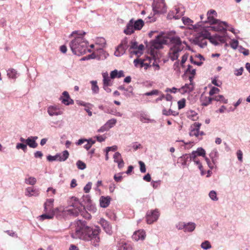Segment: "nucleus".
<instances>
[{
  "label": "nucleus",
  "mask_w": 250,
  "mask_h": 250,
  "mask_svg": "<svg viewBox=\"0 0 250 250\" xmlns=\"http://www.w3.org/2000/svg\"><path fill=\"white\" fill-rule=\"evenodd\" d=\"M182 42L178 36H167L158 35L153 42V46L156 49H161L164 44H169V50L168 52L169 57L171 60L174 61L178 60L179 53L184 48Z\"/></svg>",
  "instance_id": "1"
},
{
  "label": "nucleus",
  "mask_w": 250,
  "mask_h": 250,
  "mask_svg": "<svg viewBox=\"0 0 250 250\" xmlns=\"http://www.w3.org/2000/svg\"><path fill=\"white\" fill-rule=\"evenodd\" d=\"M99 227L95 229L88 227L85 222L79 220L76 223L75 232L71 234L72 238H79L85 241H91V244L95 247L99 246L100 238Z\"/></svg>",
  "instance_id": "2"
},
{
  "label": "nucleus",
  "mask_w": 250,
  "mask_h": 250,
  "mask_svg": "<svg viewBox=\"0 0 250 250\" xmlns=\"http://www.w3.org/2000/svg\"><path fill=\"white\" fill-rule=\"evenodd\" d=\"M85 34L84 32H80L75 31L70 35V36L75 38L70 43L71 49L74 54L80 55L84 54L86 52H91V50L88 48L87 42L83 38Z\"/></svg>",
  "instance_id": "3"
},
{
  "label": "nucleus",
  "mask_w": 250,
  "mask_h": 250,
  "mask_svg": "<svg viewBox=\"0 0 250 250\" xmlns=\"http://www.w3.org/2000/svg\"><path fill=\"white\" fill-rule=\"evenodd\" d=\"M72 199L74 201V203H72L71 205V206L73 208H69L68 207H63V211L62 210V217H64L69 214L77 216L79 213L84 208V206L86 204L88 206L91 202L90 197L88 195H86L85 197H83V201L85 202L84 204L80 203L78 200L75 197H73Z\"/></svg>",
  "instance_id": "4"
},
{
  "label": "nucleus",
  "mask_w": 250,
  "mask_h": 250,
  "mask_svg": "<svg viewBox=\"0 0 250 250\" xmlns=\"http://www.w3.org/2000/svg\"><path fill=\"white\" fill-rule=\"evenodd\" d=\"M208 20L205 21V22H208L211 24H213L214 25L210 26L209 28L215 31H221L226 30V28L224 26L227 27V23L225 21H221L214 18V17H217V13L214 10H210L207 13Z\"/></svg>",
  "instance_id": "5"
},
{
  "label": "nucleus",
  "mask_w": 250,
  "mask_h": 250,
  "mask_svg": "<svg viewBox=\"0 0 250 250\" xmlns=\"http://www.w3.org/2000/svg\"><path fill=\"white\" fill-rule=\"evenodd\" d=\"M144 25V22L142 19L134 21L131 19L127 24L126 28L125 29L124 32L127 35L132 34L134 30H141Z\"/></svg>",
  "instance_id": "6"
},
{
  "label": "nucleus",
  "mask_w": 250,
  "mask_h": 250,
  "mask_svg": "<svg viewBox=\"0 0 250 250\" xmlns=\"http://www.w3.org/2000/svg\"><path fill=\"white\" fill-rule=\"evenodd\" d=\"M152 7L154 14L164 13L167 11L164 0H154Z\"/></svg>",
  "instance_id": "7"
},
{
  "label": "nucleus",
  "mask_w": 250,
  "mask_h": 250,
  "mask_svg": "<svg viewBox=\"0 0 250 250\" xmlns=\"http://www.w3.org/2000/svg\"><path fill=\"white\" fill-rule=\"evenodd\" d=\"M201 124L199 123H194L191 125L189 129V135L190 136H195L199 137L200 136H202L204 133L202 131H200V126Z\"/></svg>",
  "instance_id": "8"
},
{
  "label": "nucleus",
  "mask_w": 250,
  "mask_h": 250,
  "mask_svg": "<svg viewBox=\"0 0 250 250\" xmlns=\"http://www.w3.org/2000/svg\"><path fill=\"white\" fill-rule=\"evenodd\" d=\"M160 215L157 209L150 210L147 212L146 214V222L148 224H151L156 221Z\"/></svg>",
  "instance_id": "9"
},
{
  "label": "nucleus",
  "mask_w": 250,
  "mask_h": 250,
  "mask_svg": "<svg viewBox=\"0 0 250 250\" xmlns=\"http://www.w3.org/2000/svg\"><path fill=\"white\" fill-rule=\"evenodd\" d=\"M127 48V41L126 39L123 40L121 43L116 48L114 55L116 57H120L123 55Z\"/></svg>",
  "instance_id": "10"
},
{
  "label": "nucleus",
  "mask_w": 250,
  "mask_h": 250,
  "mask_svg": "<svg viewBox=\"0 0 250 250\" xmlns=\"http://www.w3.org/2000/svg\"><path fill=\"white\" fill-rule=\"evenodd\" d=\"M211 35L209 33L208 31L204 30L201 31L200 35L197 38V40L198 42H200V40L201 38H203V39L201 41V42L200 43H199L200 46L201 47H204L207 45V42L205 40V39H209V38L210 37Z\"/></svg>",
  "instance_id": "11"
},
{
  "label": "nucleus",
  "mask_w": 250,
  "mask_h": 250,
  "mask_svg": "<svg viewBox=\"0 0 250 250\" xmlns=\"http://www.w3.org/2000/svg\"><path fill=\"white\" fill-rule=\"evenodd\" d=\"M208 41L211 44L215 46L219 45L220 43H225L226 42L224 37L217 34L211 36L209 38Z\"/></svg>",
  "instance_id": "12"
},
{
  "label": "nucleus",
  "mask_w": 250,
  "mask_h": 250,
  "mask_svg": "<svg viewBox=\"0 0 250 250\" xmlns=\"http://www.w3.org/2000/svg\"><path fill=\"white\" fill-rule=\"evenodd\" d=\"M47 112L51 116H58L63 114V110L58 105H52L48 108Z\"/></svg>",
  "instance_id": "13"
},
{
  "label": "nucleus",
  "mask_w": 250,
  "mask_h": 250,
  "mask_svg": "<svg viewBox=\"0 0 250 250\" xmlns=\"http://www.w3.org/2000/svg\"><path fill=\"white\" fill-rule=\"evenodd\" d=\"M134 63L136 67L140 68H144L145 70H147L148 68L151 67V65L149 62H147L146 60L142 59H135L134 60Z\"/></svg>",
  "instance_id": "14"
},
{
  "label": "nucleus",
  "mask_w": 250,
  "mask_h": 250,
  "mask_svg": "<svg viewBox=\"0 0 250 250\" xmlns=\"http://www.w3.org/2000/svg\"><path fill=\"white\" fill-rule=\"evenodd\" d=\"M100 224L107 234L109 235H111L112 234L113 231L111 226L107 221L102 218L100 220Z\"/></svg>",
  "instance_id": "15"
},
{
  "label": "nucleus",
  "mask_w": 250,
  "mask_h": 250,
  "mask_svg": "<svg viewBox=\"0 0 250 250\" xmlns=\"http://www.w3.org/2000/svg\"><path fill=\"white\" fill-rule=\"evenodd\" d=\"M54 201V200L53 199H48L46 200L43 205L44 211L45 212H52L53 211L54 209L53 208Z\"/></svg>",
  "instance_id": "16"
},
{
  "label": "nucleus",
  "mask_w": 250,
  "mask_h": 250,
  "mask_svg": "<svg viewBox=\"0 0 250 250\" xmlns=\"http://www.w3.org/2000/svg\"><path fill=\"white\" fill-rule=\"evenodd\" d=\"M146 236V232L144 230H139L134 232L132 238L136 241L139 240L143 241L145 239Z\"/></svg>",
  "instance_id": "17"
},
{
  "label": "nucleus",
  "mask_w": 250,
  "mask_h": 250,
  "mask_svg": "<svg viewBox=\"0 0 250 250\" xmlns=\"http://www.w3.org/2000/svg\"><path fill=\"white\" fill-rule=\"evenodd\" d=\"M113 159L114 162L115 163H118V166L120 169H121L124 167V162L123 159L122 158L121 155L119 152H116L113 155Z\"/></svg>",
  "instance_id": "18"
},
{
  "label": "nucleus",
  "mask_w": 250,
  "mask_h": 250,
  "mask_svg": "<svg viewBox=\"0 0 250 250\" xmlns=\"http://www.w3.org/2000/svg\"><path fill=\"white\" fill-rule=\"evenodd\" d=\"M194 87L193 84L190 83L189 84H186L185 85L178 89V91L182 94L187 93H189L193 90Z\"/></svg>",
  "instance_id": "19"
},
{
  "label": "nucleus",
  "mask_w": 250,
  "mask_h": 250,
  "mask_svg": "<svg viewBox=\"0 0 250 250\" xmlns=\"http://www.w3.org/2000/svg\"><path fill=\"white\" fill-rule=\"evenodd\" d=\"M62 96L63 97L61 98L62 103L65 105H69L73 104V101L70 98V96L67 92L64 91L62 93Z\"/></svg>",
  "instance_id": "20"
},
{
  "label": "nucleus",
  "mask_w": 250,
  "mask_h": 250,
  "mask_svg": "<svg viewBox=\"0 0 250 250\" xmlns=\"http://www.w3.org/2000/svg\"><path fill=\"white\" fill-rule=\"evenodd\" d=\"M37 136H31L26 139V144L31 148H36L38 146V144L36 142V140L38 139Z\"/></svg>",
  "instance_id": "21"
},
{
  "label": "nucleus",
  "mask_w": 250,
  "mask_h": 250,
  "mask_svg": "<svg viewBox=\"0 0 250 250\" xmlns=\"http://www.w3.org/2000/svg\"><path fill=\"white\" fill-rule=\"evenodd\" d=\"M57 161L60 162L65 161L68 158L69 153L67 150H64L62 153H57Z\"/></svg>",
  "instance_id": "22"
},
{
  "label": "nucleus",
  "mask_w": 250,
  "mask_h": 250,
  "mask_svg": "<svg viewBox=\"0 0 250 250\" xmlns=\"http://www.w3.org/2000/svg\"><path fill=\"white\" fill-rule=\"evenodd\" d=\"M39 195V190L31 187H28L26 189L25 195L27 196H37Z\"/></svg>",
  "instance_id": "23"
},
{
  "label": "nucleus",
  "mask_w": 250,
  "mask_h": 250,
  "mask_svg": "<svg viewBox=\"0 0 250 250\" xmlns=\"http://www.w3.org/2000/svg\"><path fill=\"white\" fill-rule=\"evenodd\" d=\"M118 250H132V248L130 244L124 242H121L117 245Z\"/></svg>",
  "instance_id": "24"
},
{
  "label": "nucleus",
  "mask_w": 250,
  "mask_h": 250,
  "mask_svg": "<svg viewBox=\"0 0 250 250\" xmlns=\"http://www.w3.org/2000/svg\"><path fill=\"white\" fill-rule=\"evenodd\" d=\"M110 199L111 198L108 196L101 197L100 200V206L103 208H106L110 203Z\"/></svg>",
  "instance_id": "25"
},
{
  "label": "nucleus",
  "mask_w": 250,
  "mask_h": 250,
  "mask_svg": "<svg viewBox=\"0 0 250 250\" xmlns=\"http://www.w3.org/2000/svg\"><path fill=\"white\" fill-rule=\"evenodd\" d=\"M196 228V224L193 222H188L185 223L184 232H192Z\"/></svg>",
  "instance_id": "26"
},
{
  "label": "nucleus",
  "mask_w": 250,
  "mask_h": 250,
  "mask_svg": "<svg viewBox=\"0 0 250 250\" xmlns=\"http://www.w3.org/2000/svg\"><path fill=\"white\" fill-rule=\"evenodd\" d=\"M54 217L53 212H48L39 216L38 219L40 221H43L45 219H52Z\"/></svg>",
  "instance_id": "27"
},
{
  "label": "nucleus",
  "mask_w": 250,
  "mask_h": 250,
  "mask_svg": "<svg viewBox=\"0 0 250 250\" xmlns=\"http://www.w3.org/2000/svg\"><path fill=\"white\" fill-rule=\"evenodd\" d=\"M144 45L142 44L139 45L138 47L134 50H130L131 53H133L137 56H140L143 53Z\"/></svg>",
  "instance_id": "28"
},
{
  "label": "nucleus",
  "mask_w": 250,
  "mask_h": 250,
  "mask_svg": "<svg viewBox=\"0 0 250 250\" xmlns=\"http://www.w3.org/2000/svg\"><path fill=\"white\" fill-rule=\"evenodd\" d=\"M103 77V85H112L110 77L108 76L107 72H104L102 74Z\"/></svg>",
  "instance_id": "29"
},
{
  "label": "nucleus",
  "mask_w": 250,
  "mask_h": 250,
  "mask_svg": "<svg viewBox=\"0 0 250 250\" xmlns=\"http://www.w3.org/2000/svg\"><path fill=\"white\" fill-rule=\"evenodd\" d=\"M201 100L202 105L207 106L211 104V101L213 100V98L210 97L202 96Z\"/></svg>",
  "instance_id": "30"
},
{
  "label": "nucleus",
  "mask_w": 250,
  "mask_h": 250,
  "mask_svg": "<svg viewBox=\"0 0 250 250\" xmlns=\"http://www.w3.org/2000/svg\"><path fill=\"white\" fill-rule=\"evenodd\" d=\"M91 90L93 94H98L99 92V87L97 85L96 81H91Z\"/></svg>",
  "instance_id": "31"
},
{
  "label": "nucleus",
  "mask_w": 250,
  "mask_h": 250,
  "mask_svg": "<svg viewBox=\"0 0 250 250\" xmlns=\"http://www.w3.org/2000/svg\"><path fill=\"white\" fill-rule=\"evenodd\" d=\"M62 210L63 211V207L61 206L54 208L52 213H54V216H56L57 217H62Z\"/></svg>",
  "instance_id": "32"
},
{
  "label": "nucleus",
  "mask_w": 250,
  "mask_h": 250,
  "mask_svg": "<svg viewBox=\"0 0 250 250\" xmlns=\"http://www.w3.org/2000/svg\"><path fill=\"white\" fill-rule=\"evenodd\" d=\"M212 98L213 100L217 102H221L224 104H227L228 103V100L226 99L223 95H216Z\"/></svg>",
  "instance_id": "33"
},
{
  "label": "nucleus",
  "mask_w": 250,
  "mask_h": 250,
  "mask_svg": "<svg viewBox=\"0 0 250 250\" xmlns=\"http://www.w3.org/2000/svg\"><path fill=\"white\" fill-rule=\"evenodd\" d=\"M162 113L164 115L166 116H169L171 115L176 116L178 115V112L176 111H173L170 109H169L168 110H167L166 109L164 108L163 109Z\"/></svg>",
  "instance_id": "34"
},
{
  "label": "nucleus",
  "mask_w": 250,
  "mask_h": 250,
  "mask_svg": "<svg viewBox=\"0 0 250 250\" xmlns=\"http://www.w3.org/2000/svg\"><path fill=\"white\" fill-rule=\"evenodd\" d=\"M117 123V120L115 119H112L110 120H109L105 124V125L108 128V129H109L110 128L113 127L115 124Z\"/></svg>",
  "instance_id": "35"
},
{
  "label": "nucleus",
  "mask_w": 250,
  "mask_h": 250,
  "mask_svg": "<svg viewBox=\"0 0 250 250\" xmlns=\"http://www.w3.org/2000/svg\"><path fill=\"white\" fill-rule=\"evenodd\" d=\"M218 156V152L217 150L213 149L211 151V152L209 154V156L212 159V162L215 164V161H216V158Z\"/></svg>",
  "instance_id": "36"
},
{
  "label": "nucleus",
  "mask_w": 250,
  "mask_h": 250,
  "mask_svg": "<svg viewBox=\"0 0 250 250\" xmlns=\"http://www.w3.org/2000/svg\"><path fill=\"white\" fill-rule=\"evenodd\" d=\"M17 72L14 69H10L7 71V76L9 78L15 79L17 77Z\"/></svg>",
  "instance_id": "37"
},
{
  "label": "nucleus",
  "mask_w": 250,
  "mask_h": 250,
  "mask_svg": "<svg viewBox=\"0 0 250 250\" xmlns=\"http://www.w3.org/2000/svg\"><path fill=\"white\" fill-rule=\"evenodd\" d=\"M209 198L214 201H218V198L217 196V193L214 190H211L209 193Z\"/></svg>",
  "instance_id": "38"
},
{
  "label": "nucleus",
  "mask_w": 250,
  "mask_h": 250,
  "mask_svg": "<svg viewBox=\"0 0 250 250\" xmlns=\"http://www.w3.org/2000/svg\"><path fill=\"white\" fill-rule=\"evenodd\" d=\"M203 23V21H201L200 22H198L197 24H196L195 25H190L191 27H189L190 29H193L196 32H198L200 31L199 27L201 26L202 25V23Z\"/></svg>",
  "instance_id": "39"
},
{
  "label": "nucleus",
  "mask_w": 250,
  "mask_h": 250,
  "mask_svg": "<svg viewBox=\"0 0 250 250\" xmlns=\"http://www.w3.org/2000/svg\"><path fill=\"white\" fill-rule=\"evenodd\" d=\"M25 183L30 185H34L36 183V179L33 177H30L25 179Z\"/></svg>",
  "instance_id": "40"
},
{
  "label": "nucleus",
  "mask_w": 250,
  "mask_h": 250,
  "mask_svg": "<svg viewBox=\"0 0 250 250\" xmlns=\"http://www.w3.org/2000/svg\"><path fill=\"white\" fill-rule=\"evenodd\" d=\"M183 22L185 25H191L193 23V21L189 18L184 17L182 18Z\"/></svg>",
  "instance_id": "41"
},
{
  "label": "nucleus",
  "mask_w": 250,
  "mask_h": 250,
  "mask_svg": "<svg viewBox=\"0 0 250 250\" xmlns=\"http://www.w3.org/2000/svg\"><path fill=\"white\" fill-rule=\"evenodd\" d=\"M187 72L191 74L192 75V77H191V76L189 77V79L190 80V81H191V79L192 78V77L195 74V73H196L195 69L192 68V66L189 65L188 66V69L187 70Z\"/></svg>",
  "instance_id": "42"
},
{
  "label": "nucleus",
  "mask_w": 250,
  "mask_h": 250,
  "mask_svg": "<svg viewBox=\"0 0 250 250\" xmlns=\"http://www.w3.org/2000/svg\"><path fill=\"white\" fill-rule=\"evenodd\" d=\"M201 247L204 250H208L211 248V246L208 241H205L203 242L201 244Z\"/></svg>",
  "instance_id": "43"
},
{
  "label": "nucleus",
  "mask_w": 250,
  "mask_h": 250,
  "mask_svg": "<svg viewBox=\"0 0 250 250\" xmlns=\"http://www.w3.org/2000/svg\"><path fill=\"white\" fill-rule=\"evenodd\" d=\"M196 152L198 156H202L203 157H206V152L205 150L202 148V147H199L197 148L196 151H195Z\"/></svg>",
  "instance_id": "44"
},
{
  "label": "nucleus",
  "mask_w": 250,
  "mask_h": 250,
  "mask_svg": "<svg viewBox=\"0 0 250 250\" xmlns=\"http://www.w3.org/2000/svg\"><path fill=\"white\" fill-rule=\"evenodd\" d=\"M76 165L78 168L81 170H83L86 168V165L85 163L81 160H79L77 162Z\"/></svg>",
  "instance_id": "45"
},
{
  "label": "nucleus",
  "mask_w": 250,
  "mask_h": 250,
  "mask_svg": "<svg viewBox=\"0 0 250 250\" xmlns=\"http://www.w3.org/2000/svg\"><path fill=\"white\" fill-rule=\"evenodd\" d=\"M238 41L236 40H231L230 42V45L232 48L233 49H236L238 47Z\"/></svg>",
  "instance_id": "46"
},
{
  "label": "nucleus",
  "mask_w": 250,
  "mask_h": 250,
  "mask_svg": "<svg viewBox=\"0 0 250 250\" xmlns=\"http://www.w3.org/2000/svg\"><path fill=\"white\" fill-rule=\"evenodd\" d=\"M186 105V100L185 99H182L178 102V109H181L183 108Z\"/></svg>",
  "instance_id": "47"
},
{
  "label": "nucleus",
  "mask_w": 250,
  "mask_h": 250,
  "mask_svg": "<svg viewBox=\"0 0 250 250\" xmlns=\"http://www.w3.org/2000/svg\"><path fill=\"white\" fill-rule=\"evenodd\" d=\"M16 147L17 149H21L24 151H25L27 149V145L23 143H18Z\"/></svg>",
  "instance_id": "48"
},
{
  "label": "nucleus",
  "mask_w": 250,
  "mask_h": 250,
  "mask_svg": "<svg viewBox=\"0 0 250 250\" xmlns=\"http://www.w3.org/2000/svg\"><path fill=\"white\" fill-rule=\"evenodd\" d=\"M194 164L198 166L199 169L201 172V174L204 175L203 166L198 159L193 161Z\"/></svg>",
  "instance_id": "49"
},
{
  "label": "nucleus",
  "mask_w": 250,
  "mask_h": 250,
  "mask_svg": "<svg viewBox=\"0 0 250 250\" xmlns=\"http://www.w3.org/2000/svg\"><path fill=\"white\" fill-rule=\"evenodd\" d=\"M185 223H186L183 222H179L178 223H177L176 224V228L178 230H181V229L184 230L185 227Z\"/></svg>",
  "instance_id": "50"
},
{
  "label": "nucleus",
  "mask_w": 250,
  "mask_h": 250,
  "mask_svg": "<svg viewBox=\"0 0 250 250\" xmlns=\"http://www.w3.org/2000/svg\"><path fill=\"white\" fill-rule=\"evenodd\" d=\"M92 186V183L89 182H88L84 187L83 190L85 193L89 192Z\"/></svg>",
  "instance_id": "51"
},
{
  "label": "nucleus",
  "mask_w": 250,
  "mask_h": 250,
  "mask_svg": "<svg viewBox=\"0 0 250 250\" xmlns=\"http://www.w3.org/2000/svg\"><path fill=\"white\" fill-rule=\"evenodd\" d=\"M220 90L215 87H213L209 92V94L210 96H212L215 94L219 93Z\"/></svg>",
  "instance_id": "52"
},
{
  "label": "nucleus",
  "mask_w": 250,
  "mask_h": 250,
  "mask_svg": "<svg viewBox=\"0 0 250 250\" xmlns=\"http://www.w3.org/2000/svg\"><path fill=\"white\" fill-rule=\"evenodd\" d=\"M139 164L140 166V171L142 173H145L146 171V166L144 162L139 161Z\"/></svg>",
  "instance_id": "53"
},
{
  "label": "nucleus",
  "mask_w": 250,
  "mask_h": 250,
  "mask_svg": "<svg viewBox=\"0 0 250 250\" xmlns=\"http://www.w3.org/2000/svg\"><path fill=\"white\" fill-rule=\"evenodd\" d=\"M197 156L198 155H197L196 152H195V151H193V152H192V153L189 155L190 160L192 161L196 160V159H198L197 158Z\"/></svg>",
  "instance_id": "54"
},
{
  "label": "nucleus",
  "mask_w": 250,
  "mask_h": 250,
  "mask_svg": "<svg viewBox=\"0 0 250 250\" xmlns=\"http://www.w3.org/2000/svg\"><path fill=\"white\" fill-rule=\"evenodd\" d=\"M118 89H120V90H125L126 91H128L129 93L131 94V95L133 94V92H132V88L131 87H130L129 88H127V89H125L124 86L121 85V86H120L119 87H118Z\"/></svg>",
  "instance_id": "55"
},
{
  "label": "nucleus",
  "mask_w": 250,
  "mask_h": 250,
  "mask_svg": "<svg viewBox=\"0 0 250 250\" xmlns=\"http://www.w3.org/2000/svg\"><path fill=\"white\" fill-rule=\"evenodd\" d=\"M165 98L168 102V105L171 106L172 105V102H171V100L172 99V96L170 95V94H167L165 96Z\"/></svg>",
  "instance_id": "56"
},
{
  "label": "nucleus",
  "mask_w": 250,
  "mask_h": 250,
  "mask_svg": "<svg viewBox=\"0 0 250 250\" xmlns=\"http://www.w3.org/2000/svg\"><path fill=\"white\" fill-rule=\"evenodd\" d=\"M159 91L158 90H153L150 92H146L145 94L146 96H151L153 95H158Z\"/></svg>",
  "instance_id": "57"
},
{
  "label": "nucleus",
  "mask_w": 250,
  "mask_h": 250,
  "mask_svg": "<svg viewBox=\"0 0 250 250\" xmlns=\"http://www.w3.org/2000/svg\"><path fill=\"white\" fill-rule=\"evenodd\" d=\"M118 148V147L117 146H113L110 147H107L106 148L105 151H116Z\"/></svg>",
  "instance_id": "58"
},
{
  "label": "nucleus",
  "mask_w": 250,
  "mask_h": 250,
  "mask_svg": "<svg viewBox=\"0 0 250 250\" xmlns=\"http://www.w3.org/2000/svg\"><path fill=\"white\" fill-rule=\"evenodd\" d=\"M139 45L136 42H131V45L130 48V50H134V49H137Z\"/></svg>",
  "instance_id": "59"
},
{
  "label": "nucleus",
  "mask_w": 250,
  "mask_h": 250,
  "mask_svg": "<svg viewBox=\"0 0 250 250\" xmlns=\"http://www.w3.org/2000/svg\"><path fill=\"white\" fill-rule=\"evenodd\" d=\"M47 159L49 161H57V154L55 156L48 155L47 157Z\"/></svg>",
  "instance_id": "60"
},
{
  "label": "nucleus",
  "mask_w": 250,
  "mask_h": 250,
  "mask_svg": "<svg viewBox=\"0 0 250 250\" xmlns=\"http://www.w3.org/2000/svg\"><path fill=\"white\" fill-rule=\"evenodd\" d=\"M166 92H170L173 93H176L177 91H178V89L173 87L172 88H167L166 90Z\"/></svg>",
  "instance_id": "61"
},
{
  "label": "nucleus",
  "mask_w": 250,
  "mask_h": 250,
  "mask_svg": "<svg viewBox=\"0 0 250 250\" xmlns=\"http://www.w3.org/2000/svg\"><path fill=\"white\" fill-rule=\"evenodd\" d=\"M114 179L117 182H119L122 180V176L120 175V174H115L114 176Z\"/></svg>",
  "instance_id": "62"
},
{
  "label": "nucleus",
  "mask_w": 250,
  "mask_h": 250,
  "mask_svg": "<svg viewBox=\"0 0 250 250\" xmlns=\"http://www.w3.org/2000/svg\"><path fill=\"white\" fill-rule=\"evenodd\" d=\"M243 71V68L241 67V68L236 70L234 74L236 76H240L242 74Z\"/></svg>",
  "instance_id": "63"
},
{
  "label": "nucleus",
  "mask_w": 250,
  "mask_h": 250,
  "mask_svg": "<svg viewBox=\"0 0 250 250\" xmlns=\"http://www.w3.org/2000/svg\"><path fill=\"white\" fill-rule=\"evenodd\" d=\"M110 78L111 79H114L117 78V70H114L112 71L110 73Z\"/></svg>",
  "instance_id": "64"
}]
</instances>
